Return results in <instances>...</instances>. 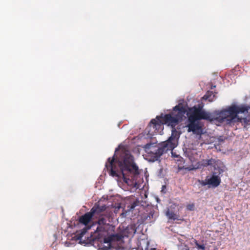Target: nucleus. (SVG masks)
Here are the masks:
<instances>
[{
    "label": "nucleus",
    "mask_w": 250,
    "mask_h": 250,
    "mask_svg": "<svg viewBox=\"0 0 250 250\" xmlns=\"http://www.w3.org/2000/svg\"><path fill=\"white\" fill-rule=\"evenodd\" d=\"M215 98V94L211 91H208L203 97V99L208 100L210 102L213 101Z\"/></svg>",
    "instance_id": "obj_13"
},
{
    "label": "nucleus",
    "mask_w": 250,
    "mask_h": 250,
    "mask_svg": "<svg viewBox=\"0 0 250 250\" xmlns=\"http://www.w3.org/2000/svg\"><path fill=\"white\" fill-rule=\"evenodd\" d=\"M104 229V228L103 227L100 226L97 227L96 231L97 232H101V231H103Z\"/></svg>",
    "instance_id": "obj_22"
},
{
    "label": "nucleus",
    "mask_w": 250,
    "mask_h": 250,
    "mask_svg": "<svg viewBox=\"0 0 250 250\" xmlns=\"http://www.w3.org/2000/svg\"><path fill=\"white\" fill-rule=\"evenodd\" d=\"M198 181L202 186H205L208 185V176L206 177L205 180H198Z\"/></svg>",
    "instance_id": "obj_18"
},
{
    "label": "nucleus",
    "mask_w": 250,
    "mask_h": 250,
    "mask_svg": "<svg viewBox=\"0 0 250 250\" xmlns=\"http://www.w3.org/2000/svg\"><path fill=\"white\" fill-rule=\"evenodd\" d=\"M154 213L150 211L148 213L145 214L143 215V219L144 221L150 220L153 217Z\"/></svg>",
    "instance_id": "obj_17"
},
{
    "label": "nucleus",
    "mask_w": 250,
    "mask_h": 250,
    "mask_svg": "<svg viewBox=\"0 0 250 250\" xmlns=\"http://www.w3.org/2000/svg\"><path fill=\"white\" fill-rule=\"evenodd\" d=\"M91 227V226H85L84 228H83L81 231V232L77 235L78 239L81 240L82 239L83 236L85 234L87 230L89 229Z\"/></svg>",
    "instance_id": "obj_15"
},
{
    "label": "nucleus",
    "mask_w": 250,
    "mask_h": 250,
    "mask_svg": "<svg viewBox=\"0 0 250 250\" xmlns=\"http://www.w3.org/2000/svg\"><path fill=\"white\" fill-rule=\"evenodd\" d=\"M166 215L169 219L173 220H179V216L176 215L173 211L168 209L166 212Z\"/></svg>",
    "instance_id": "obj_14"
},
{
    "label": "nucleus",
    "mask_w": 250,
    "mask_h": 250,
    "mask_svg": "<svg viewBox=\"0 0 250 250\" xmlns=\"http://www.w3.org/2000/svg\"><path fill=\"white\" fill-rule=\"evenodd\" d=\"M163 121L161 118V116H157L155 119L151 120L149 124L150 127H152L154 130L159 132L160 130H163L164 125Z\"/></svg>",
    "instance_id": "obj_10"
},
{
    "label": "nucleus",
    "mask_w": 250,
    "mask_h": 250,
    "mask_svg": "<svg viewBox=\"0 0 250 250\" xmlns=\"http://www.w3.org/2000/svg\"><path fill=\"white\" fill-rule=\"evenodd\" d=\"M174 134H176L175 131L174 133L173 132L167 140L163 142L161 146H152L150 149L146 150L150 161L155 162L158 160L161 156L165 152L168 150H172L177 146V141L174 138H175Z\"/></svg>",
    "instance_id": "obj_3"
},
{
    "label": "nucleus",
    "mask_w": 250,
    "mask_h": 250,
    "mask_svg": "<svg viewBox=\"0 0 250 250\" xmlns=\"http://www.w3.org/2000/svg\"><path fill=\"white\" fill-rule=\"evenodd\" d=\"M224 110H229L233 113H241L244 114V115L249 114L250 112L249 110H250V104L248 105L241 104L238 105L235 104H231L230 106H228L226 109Z\"/></svg>",
    "instance_id": "obj_8"
},
{
    "label": "nucleus",
    "mask_w": 250,
    "mask_h": 250,
    "mask_svg": "<svg viewBox=\"0 0 250 250\" xmlns=\"http://www.w3.org/2000/svg\"><path fill=\"white\" fill-rule=\"evenodd\" d=\"M105 167L110 176L120 177L122 175L124 181L127 184L136 180L139 174L133 156L127 153L122 154L118 160H115L114 156L109 158Z\"/></svg>",
    "instance_id": "obj_1"
},
{
    "label": "nucleus",
    "mask_w": 250,
    "mask_h": 250,
    "mask_svg": "<svg viewBox=\"0 0 250 250\" xmlns=\"http://www.w3.org/2000/svg\"><path fill=\"white\" fill-rule=\"evenodd\" d=\"M187 208L189 210H193L194 209V205L193 204H188L187 206Z\"/></svg>",
    "instance_id": "obj_21"
},
{
    "label": "nucleus",
    "mask_w": 250,
    "mask_h": 250,
    "mask_svg": "<svg viewBox=\"0 0 250 250\" xmlns=\"http://www.w3.org/2000/svg\"><path fill=\"white\" fill-rule=\"evenodd\" d=\"M239 113H233L229 110H222L219 111V117L218 119L220 121V123H223L225 121L227 124L230 125H234L236 123H241L244 125L245 127L246 125H250V113L244 118L240 117L238 116Z\"/></svg>",
    "instance_id": "obj_5"
},
{
    "label": "nucleus",
    "mask_w": 250,
    "mask_h": 250,
    "mask_svg": "<svg viewBox=\"0 0 250 250\" xmlns=\"http://www.w3.org/2000/svg\"><path fill=\"white\" fill-rule=\"evenodd\" d=\"M124 236L120 234L111 235L104 239V242L107 244L108 248H113L117 250H123Z\"/></svg>",
    "instance_id": "obj_6"
},
{
    "label": "nucleus",
    "mask_w": 250,
    "mask_h": 250,
    "mask_svg": "<svg viewBox=\"0 0 250 250\" xmlns=\"http://www.w3.org/2000/svg\"><path fill=\"white\" fill-rule=\"evenodd\" d=\"M224 172V169L220 167L217 168L214 167V171L212 176L208 177V185L216 188L221 183V180L219 175Z\"/></svg>",
    "instance_id": "obj_7"
},
{
    "label": "nucleus",
    "mask_w": 250,
    "mask_h": 250,
    "mask_svg": "<svg viewBox=\"0 0 250 250\" xmlns=\"http://www.w3.org/2000/svg\"><path fill=\"white\" fill-rule=\"evenodd\" d=\"M193 111L192 114L188 117L189 124L187 125L188 132H192L196 135L202 134V129L197 120L204 119L213 122L215 124H220V121L218 119L219 117V111H216L213 114L202 110L200 107H193Z\"/></svg>",
    "instance_id": "obj_2"
},
{
    "label": "nucleus",
    "mask_w": 250,
    "mask_h": 250,
    "mask_svg": "<svg viewBox=\"0 0 250 250\" xmlns=\"http://www.w3.org/2000/svg\"><path fill=\"white\" fill-rule=\"evenodd\" d=\"M214 163H215V160L213 159H210L209 160H203L202 161V165L205 167L212 165Z\"/></svg>",
    "instance_id": "obj_16"
},
{
    "label": "nucleus",
    "mask_w": 250,
    "mask_h": 250,
    "mask_svg": "<svg viewBox=\"0 0 250 250\" xmlns=\"http://www.w3.org/2000/svg\"><path fill=\"white\" fill-rule=\"evenodd\" d=\"M139 202L138 201L136 200L135 201H134V202H133L131 205L129 207V210H131L132 209H133L137 206L138 205Z\"/></svg>",
    "instance_id": "obj_19"
},
{
    "label": "nucleus",
    "mask_w": 250,
    "mask_h": 250,
    "mask_svg": "<svg viewBox=\"0 0 250 250\" xmlns=\"http://www.w3.org/2000/svg\"><path fill=\"white\" fill-rule=\"evenodd\" d=\"M107 208V207L105 205L100 206L99 204H95L93 208L90 209V211L92 214L93 216H101L103 214H107L105 212Z\"/></svg>",
    "instance_id": "obj_9"
},
{
    "label": "nucleus",
    "mask_w": 250,
    "mask_h": 250,
    "mask_svg": "<svg viewBox=\"0 0 250 250\" xmlns=\"http://www.w3.org/2000/svg\"><path fill=\"white\" fill-rule=\"evenodd\" d=\"M150 250H156V249L155 248H152Z\"/></svg>",
    "instance_id": "obj_23"
},
{
    "label": "nucleus",
    "mask_w": 250,
    "mask_h": 250,
    "mask_svg": "<svg viewBox=\"0 0 250 250\" xmlns=\"http://www.w3.org/2000/svg\"><path fill=\"white\" fill-rule=\"evenodd\" d=\"M185 112L186 110L183 106L177 105L173 108V111L171 114H166L164 116H161V118L162 119L164 124H167L168 125H170L172 127L171 135L173 132H176V134H174L175 135V138H174L177 142L179 137V134L176 130L175 126L178 124L179 121L182 120Z\"/></svg>",
    "instance_id": "obj_4"
},
{
    "label": "nucleus",
    "mask_w": 250,
    "mask_h": 250,
    "mask_svg": "<svg viewBox=\"0 0 250 250\" xmlns=\"http://www.w3.org/2000/svg\"><path fill=\"white\" fill-rule=\"evenodd\" d=\"M195 245L198 249H201L202 250H205V247L204 244H200L198 243L196 241L195 243Z\"/></svg>",
    "instance_id": "obj_20"
},
{
    "label": "nucleus",
    "mask_w": 250,
    "mask_h": 250,
    "mask_svg": "<svg viewBox=\"0 0 250 250\" xmlns=\"http://www.w3.org/2000/svg\"><path fill=\"white\" fill-rule=\"evenodd\" d=\"M93 217L90 211L85 213L84 215L79 217V221L81 224L85 226L88 225V223L91 221Z\"/></svg>",
    "instance_id": "obj_11"
},
{
    "label": "nucleus",
    "mask_w": 250,
    "mask_h": 250,
    "mask_svg": "<svg viewBox=\"0 0 250 250\" xmlns=\"http://www.w3.org/2000/svg\"><path fill=\"white\" fill-rule=\"evenodd\" d=\"M109 214L107 213L103 214V215L99 216V219L97 221V224L99 226H104L106 224L107 218H109Z\"/></svg>",
    "instance_id": "obj_12"
}]
</instances>
